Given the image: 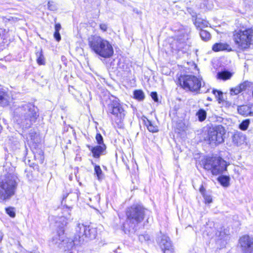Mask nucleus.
I'll return each instance as SVG.
<instances>
[{
    "label": "nucleus",
    "instance_id": "b1692460",
    "mask_svg": "<svg viewBox=\"0 0 253 253\" xmlns=\"http://www.w3.org/2000/svg\"><path fill=\"white\" fill-rule=\"evenodd\" d=\"M196 116L199 121L203 122L206 119L207 112L205 110L201 109L197 112Z\"/></svg>",
    "mask_w": 253,
    "mask_h": 253
},
{
    "label": "nucleus",
    "instance_id": "58836bf2",
    "mask_svg": "<svg viewBox=\"0 0 253 253\" xmlns=\"http://www.w3.org/2000/svg\"><path fill=\"white\" fill-rule=\"evenodd\" d=\"M239 89H240V91H242L243 90H245L246 88V84L245 83H243L242 84H240L239 86H237Z\"/></svg>",
    "mask_w": 253,
    "mask_h": 253
},
{
    "label": "nucleus",
    "instance_id": "a211bd4d",
    "mask_svg": "<svg viewBox=\"0 0 253 253\" xmlns=\"http://www.w3.org/2000/svg\"><path fill=\"white\" fill-rule=\"evenodd\" d=\"M94 158H97L100 157L102 152L106 149L105 145H97L94 147L88 146Z\"/></svg>",
    "mask_w": 253,
    "mask_h": 253
},
{
    "label": "nucleus",
    "instance_id": "c756f323",
    "mask_svg": "<svg viewBox=\"0 0 253 253\" xmlns=\"http://www.w3.org/2000/svg\"><path fill=\"white\" fill-rule=\"evenodd\" d=\"M139 240L141 242H145L150 240V236L148 234L140 235L138 237Z\"/></svg>",
    "mask_w": 253,
    "mask_h": 253
},
{
    "label": "nucleus",
    "instance_id": "c85d7f7f",
    "mask_svg": "<svg viewBox=\"0 0 253 253\" xmlns=\"http://www.w3.org/2000/svg\"><path fill=\"white\" fill-rule=\"evenodd\" d=\"M250 124V121L249 120H246L245 121H243L241 124L239 126V127L241 129L243 130H246L249 125Z\"/></svg>",
    "mask_w": 253,
    "mask_h": 253
},
{
    "label": "nucleus",
    "instance_id": "c03bdc74",
    "mask_svg": "<svg viewBox=\"0 0 253 253\" xmlns=\"http://www.w3.org/2000/svg\"><path fill=\"white\" fill-rule=\"evenodd\" d=\"M2 238H3V235H2V234H1L0 235V242L1 241L2 239Z\"/></svg>",
    "mask_w": 253,
    "mask_h": 253
},
{
    "label": "nucleus",
    "instance_id": "1a4fd4ad",
    "mask_svg": "<svg viewBox=\"0 0 253 253\" xmlns=\"http://www.w3.org/2000/svg\"><path fill=\"white\" fill-rule=\"evenodd\" d=\"M227 163L221 157H211L207 158L204 163V168L211 170L212 174L218 175L226 170Z\"/></svg>",
    "mask_w": 253,
    "mask_h": 253
},
{
    "label": "nucleus",
    "instance_id": "a878e982",
    "mask_svg": "<svg viewBox=\"0 0 253 253\" xmlns=\"http://www.w3.org/2000/svg\"><path fill=\"white\" fill-rule=\"evenodd\" d=\"M134 97L136 99L139 101L143 100L144 99L145 95L144 92L141 90H136L133 93Z\"/></svg>",
    "mask_w": 253,
    "mask_h": 253
},
{
    "label": "nucleus",
    "instance_id": "6e6552de",
    "mask_svg": "<svg viewBox=\"0 0 253 253\" xmlns=\"http://www.w3.org/2000/svg\"><path fill=\"white\" fill-rule=\"evenodd\" d=\"M233 40L239 48H247L253 41V30L247 29L235 31L233 35Z\"/></svg>",
    "mask_w": 253,
    "mask_h": 253
},
{
    "label": "nucleus",
    "instance_id": "e433bc0d",
    "mask_svg": "<svg viewBox=\"0 0 253 253\" xmlns=\"http://www.w3.org/2000/svg\"><path fill=\"white\" fill-rule=\"evenodd\" d=\"M203 197L207 203H211L212 202V198L210 196L204 195Z\"/></svg>",
    "mask_w": 253,
    "mask_h": 253
},
{
    "label": "nucleus",
    "instance_id": "473e14b6",
    "mask_svg": "<svg viewBox=\"0 0 253 253\" xmlns=\"http://www.w3.org/2000/svg\"><path fill=\"white\" fill-rule=\"evenodd\" d=\"M95 139L99 145H105L103 143V137L100 133H97Z\"/></svg>",
    "mask_w": 253,
    "mask_h": 253
},
{
    "label": "nucleus",
    "instance_id": "f3484780",
    "mask_svg": "<svg viewBox=\"0 0 253 253\" xmlns=\"http://www.w3.org/2000/svg\"><path fill=\"white\" fill-rule=\"evenodd\" d=\"M192 20L194 24L197 28L202 29V28L208 27L210 25L208 21L200 18H198L196 15H192Z\"/></svg>",
    "mask_w": 253,
    "mask_h": 253
},
{
    "label": "nucleus",
    "instance_id": "c9c22d12",
    "mask_svg": "<svg viewBox=\"0 0 253 253\" xmlns=\"http://www.w3.org/2000/svg\"><path fill=\"white\" fill-rule=\"evenodd\" d=\"M151 96L155 102H158V95H157V93L156 92H151Z\"/></svg>",
    "mask_w": 253,
    "mask_h": 253
},
{
    "label": "nucleus",
    "instance_id": "72a5a7b5",
    "mask_svg": "<svg viewBox=\"0 0 253 253\" xmlns=\"http://www.w3.org/2000/svg\"><path fill=\"white\" fill-rule=\"evenodd\" d=\"M99 28L102 31L106 32L108 29V25L105 23H102L100 24Z\"/></svg>",
    "mask_w": 253,
    "mask_h": 253
},
{
    "label": "nucleus",
    "instance_id": "37998d69",
    "mask_svg": "<svg viewBox=\"0 0 253 253\" xmlns=\"http://www.w3.org/2000/svg\"><path fill=\"white\" fill-rule=\"evenodd\" d=\"M173 250H169L165 252V253H173Z\"/></svg>",
    "mask_w": 253,
    "mask_h": 253
},
{
    "label": "nucleus",
    "instance_id": "412c9836",
    "mask_svg": "<svg viewBox=\"0 0 253 253\" xmlns=\"http://www.w3.org/2000/svg\"><path fill=\"white\" fill-rule=\"evenodd\" d=\"M232 76V73L228 71H223L218 73L217 78L223 80L229 79Z\"/></svg>",
    "mask_w": 253,
    "mask_h": 253
},
{
    "label": "nucleus",
    "instance_id": "4468645a",
    "mask_svg": "<svg viewBox=\"0 0 253 253\" xmlns=\"http://www.w3.org/2000/svg\"><path fill=\"white\" fill-rule=\"evenodd\" d=\"M157 242L164 251V253L167 251L173 250L170 239L166 235H162L161 237H158Z\"/></svg>",
    "mask_w": 253,
    "mask_h": 253
},
{
    "label": "nucleus",
    "instance_id": "2eb2a0df",
    "mask_svg": "<svg viewBox=\"0 0 253 253\" xmlns=\"http://www.w3.org/2000/svg\"><path fill=\"white\" fill-rule=\"evenodd\" d=\"M12 100L10 94L6 89L0 88V106L6 107L9 105Z\"/></svg>",
    "mask_w": 253,
    "mask_h": 253
},
{
    "label": "nucleus",
    "instance_id": "bb28decb",
    "mask_svg": "<svg viewBox=\"0 0 253 253\" xmlns=\"http://www.w3.org/2000/svg\"><path fill=\"white\" fill-rule=\"evenodd\" d=\"M200 35L202 39L205 41H209L211 38V34L209 32L205 30H201Z\"/></svg>",
    "mask_w": 253,
    "mask_h": 253
},
{
    "label": "nucleus",
    "instance_id": "ddd939ff",
    "mask_svg": "<svg viewBox=\"0 0 253 253\" xmlns=\"http://www.w3.org/2000/svg\"><path fill=\"white\" fill-rule=\"evenodd\" d=\"M239 244L243 253H253V238L248 235L239 239Z\"/></svg>",
    "mask_w": 253,
    "mask_h": 253
},
{
    "label": "nucleus",
    "instance_id": "a19ab883",
    "mask_svg": "<svg viewBox=\"0 0 253 253\" xmlns=\"http://www.w3.org/2000/svg\"><path fill=\"white\" fill-rule=\"evenodd\" d=\"M61 29V25L60 24H56L55 26V32H59Z\"/></svg>",
    "mask_w": 253,
    "mask_h": 253
},
{
    "label": "nucleus",
    "instance_id": "4be33fe9",
    "mask_svg": "<svg viewBox=\"0 0 253 253\" xmlns=\"http://www.w3.org/2000/svg\"><path fill=\"white\" fill-rule=\"evenodd\" d=\"M229 177L225 175H221L218 177V181L224 187H228L229 185Z\"/></svg>",
    "mask_w": 253,
    "mask_h": 253
},
{
    "label": "nucleus",
    "instance_id": "9b49d317",
    "mask_svg": "<svg viewBox=\"0 0 253 253\" xmlns=\"http://www.w3.org/2000/svg\"><path fill=\"white\" fill-rule=\"evenodd\" d=\"M225 133V129L221 125L210 128L207 136L210 144L217 145L222 143L224 141L223 135Z\"/></svg>",
    "mask_w": 253,
    "mask_h": 253
},
{
    "label": "nucleus",
    "instance_id": "39448f33",
    "mask_svg": "<svg viewBox=\"0 0 253 253\" xmlns=\"http://www.w3.org/2000/svg\"><path fill=\"white\" fill-rule=\"evenodd\" d=\"M202 80L193 75H185L179 78L180 84L184 89L196 93L207 92L203 89L205 83L203 82L202 86Z\"/></svg>",
    "mask_w": 253,
    "mask_h": 253
},
{
    "label": "nucleus",
    "instance_id": "2f4dec72",
    "mask_svg": "<svg viewBox=\"0 0 253 253\" xmlns=\"http://www.w3.org/2000/svg\"><path fill=\"white\" fill-rule=\"evenodd\" d=\"M6 213L11 217L15 216V212L14 209L11 207H9L6 209Z\"/></svg>",
    "mask_w": 253,
    "mask_h": 253
},
{
    "label": "nucleus",
    "instance_id": "0eeeda50",
    "mask_svg": "<svg viewBox=\"0 0 253 253\" xmlns=\"http://www.w3.org/2000/svg\"><path fill=\"white\" fill-rule=\"evenodd\" d=\"M150 213L147 209L138 204H134L128 208L126 211L127 219L133 224L141 222L145 216H149Z\"/></svg>",
    "mask_w": 253,
    "mask_h": 253
},
{
    "label": "nucleus",
    "instance_id": "4c0bfd02",
    "mask_svg": "<svg viewBox=\"0 0 253 253\" xmlns=\"http://www.w3.org/2000/svg\"><path fill=\"white\" fill-rule=\"evenodd\" d=\"M54 37L57 41H60L61 40V36L59 32H55L54 34Z\"/></svg>",
    "mask_w": 253,
    "mask_h": 253
},
{
    "label": "nucleus",
    "instance_id": "aec40b11",
    "mask_svg": "<svg viewBox=\"0 0 253 253\" xmlns=\"http://www.w3.org/2000/svg\"><path fill=\"white\" fill-rule=\"evenodd\" d=\"M246 137L242 133L237 132L235 133L232 137L233 142L237 145H240L245 141Z\"/></svg>",
    "mask_w": 253,
    "mask_h": 253
},
{
    "label": "nucleus",
    "instance_id": "f03ea898",
    "mask_svg": "<svg viewBox=\"0 0 253 253\" xmlns=\"http://www.w3.org/2000/svg\"><path fill=\"white\" fill-rule=\"evenodd\" d=\"M17 177L11 174L0 182V202L3 203L14 195L17 187Z\"/></svg>",
    "mask_w": 253,
    "mask_h": 253
},
{
    "label": "nucleus",
    "instance_id": "cd10ccee",
    "mask_svg": "<svg viewBox=\"0 0 253 253\" xmlns=\"http://www.w3.org/2000/svg\"><path fill=\"white\" fill-rule=\"evenodd\" d=\"M94 171L97 177V179L99 180H100L102 178L103 173L100 166L95 165L94 167Z\"/></svg>",
    "mask_w": 253,
    "mask_h": 253
},
{
    "label": "nucleus",
    "instance_id": "393cba45",
    "mask_svg": "<svg viewBox=\"0 0 253 253\" xmlns=\"http://www.w3.org/2000/svg\"><path fill=\"white\" fill-rule=\"evenodd\" d=\"M36 54L37 57V61L38 64L44 65L45 64V61L42 50L41 49L40 52H37Z\"/></svg>",
    "mask_w": 253,
    "mask_h": 253
},
{
    "label": "nucleus",
    "instance_id": "7ed1b4c3",
    "mask_svg": "<svg viewBox=\"0 0 253 253\" xmlns=\"http://www.w3.org/2000/svg\"><path fill=\"white\" fill-rule=\"evenodd\" d=\"M38 111V108L33 104L28 103L16 108L14 113L22 121L25 120L26 122V126H28L35 122L39 116Z\"/></svg>",
    "mask_w": 253,
    "mask_h": 253
},
{
    "label": "nucleus",
    "instance_id": "5701e85b",
    "mask_svg": "<svg viewBox=\"0 0 253 253\" xmlns=\"http://www.w3.org/2000/svg\"><path fill=\"white\" fill-rule=\"evenodd\" d=\"M146 125L147 126V128L148 130L152 132H156L158 131V128L157 126H154L152 122L147 120V122L145 123Z\"/></svg>",
    "mask_w": 253,
    "mask_h": 253
},
{
    "label": "nucleus",
    "instance_id": "7c9ffc66",
    "mask_svg": "<svg viewBox=\"0 0 253 253\" xmlns=\"http://www.w3.org/2000/svg\"><path fill=\"white\" fill-rule=\"evenodd\" d=\"M212 93L215 96V97L217 98L219 101L222 100L223 94L221 91L216 90H213Z\"/></svg>",
    "mask_w": 253,
    "mask_h": 253
},
{
    "label": "nucleus",
    "instance_id": "f704fd0d",
    "mask_svg": "<svg viewBox=\"0 0 253 253\" xmlns=\"http://www.w3.org/2000/svg\"><path fill=\"white\" fill-rule=\"evenodd\" d=\"M48 8L50 10H55L56 9V7L55 5L53 4V2H48L47 4Z\"/></svg>",
    "mask_w": 253,
    "mask_h": 253
},
{
    "label": "nucleus",
    "instance_id": "f257e3e1",
    "mask_svg": "<svg viewBox=\"0 0 253 253\" xmlns=\"http://www.w3.org/2000/svg\"><path fill=\"white\" fill-rule=\"evenodd\" d=\"M87 42L91 51L103 58H110L114 54L112 44L99 36L96 35L90 36L87 38Z\"/></svg>",
    "mask_w": 253,
    "mask_h": 253
},
{
    "label": "nucleus",
    "instance_id": "f8f14e48",
    "mask_svg": "<svg viewBox=\"0 0 253 253\" xmlns=\"http://www.w3.org/2000/svg\"><path fill=\"white\" fill-rule=\"evenodd\" d=\"M71 207L67 206H64L62 209L61 215L56 217L55 219L57 226L61 228L66 226L72 220L71 217Z\"/></svg>",
    "mask_w": 253,
    "mask_h": 253
},
{
    "label": "nucleus",
    "instance_id": "6ab92c4d",
    "mask_svg": "<svg viewBox=\"0 0 253 253\" xmlns=\"http://www.w3.org/2000/svg\"><path fill=\"white\" fill-rule=\"evenodd\" d=\"M212 50L215 52L225 50L230 51L231 50V48L230 45L227 43L219 42L216 43L213 45Z\"/></svg>",
    "mask_w": 253,
    "mask_h": 253
},
{
    "label": "nucleus",
    "instance_id": "9d476101",
    "mask_svg": "<svg viewBox=\"0 0 253 253\" xmlns=\"http://www.w3.org/2000/svg\"><path fill=\"white\" fill-rule=\"evenodd\" d=\"M105 102L108 113L120 119L125 116V111L118 98L113 95H108Z\"/></svg>",
    "mask_w": 253,
    "mask_h": 253
},
{
    "label": "nucleus",
    "instance_id": "20e7f679",
    "mask_svg": "<svg viewBox=\"0 0 253 253\" xmlns=\"http://www.w3.org/2000/svg\"><path fill=\"white\" fill-rule=\"evenodd\" d=\"M97 229L92 225L78 223L75 227V241L84 243L94 239L97 236Z\"/></svg>",
    "mask_w": 253,
    "mask_h": 253
},
{
    "label": "nucleus",
    "instance_id": "dca6fc26",
    "mask_svg": "<svg viewBox=\"0 0 253 253\" xmlns=\"http://www.w3.org/2000/svg\"><path fill=\"white\" fill-rule=\"evenodd\" d=\"M238 113L245 116H253V105H242L238 107Z\"/></svg>",
    "mask_w": 253,
    "mask_h": 253
},
{
    "label": "nucleus",
    "instance_id": "79ce46f5",
    "mask_svg": "<svg viewBox=\"0 0 253 253\" xmlns=\"http://www.w3.org/2000/svg\"><path fill=\"white\" fill-rule=\"evenodd\" d=\"M205 189L204 188V187H203V185H202L200 188V192H201V193L204 195H205L204 194V192H205Z\"/></svg>",
    "mask_w": 253,
    "mask_h": 253
},
{
    "label": "nucleus",
    "instance_id": "ea45409f",
    "mask_svg": "<svg viewBox=\"0 0 253 253\" xmlns=\"http://www.w3.org/2000/svg\"><path fill=\"white\" fill-rule=\"evenodd\" d=\"M231 91L233 92L235 94H237L241 92L238 87H236L235 88H232Z\"/></svg>",
    "mask_w": 253,
    "mask_h": 253
},
{
    "label": "nucleus",
    "instance_id": "423d86ee",
    "mask_svg": "<svg viewBox=\"0 0 253 253\" xmlns=\"http://www.w3.org/2000/svg\"><path fill=\"white\" fill-rule=\"evenodd\" d=\"M53 244L57 245L60 248H63L65 251H72L68 253H77V251L75 249L76 246L82 243H79L78 241H75V236L74 240L70 238H65L63 230H60L58 233L55 235L52 241Z\"/></svg>",
    "mask_w": 253,
    "mask_h": 253
}]
</instances>
